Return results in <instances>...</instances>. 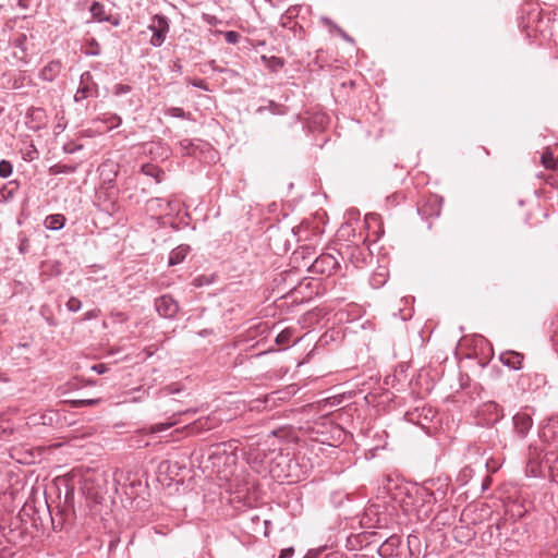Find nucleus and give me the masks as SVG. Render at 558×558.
<instances>
[{
    "instance_id": "f257e3e1",
    "label": "nucleus",
    "mask_w": 558,
    "mask_h": 558,
    "mask_svg": "<svg viewBox=\"0 0 558 558\" xmlns=\"http://www.w3.org/2000/svg\"><path fill=\"white\" fill-rule=\"evenodd\" d=\"M99 96V86L94 80V76L89 71H85L80 76L78 87L74 95V101L80 104L89 97Z\"/></svg>"
},
{
    "instance_id": "f03ea898",
    "label": "nucleus",
    "mask_w": 558,
    "mask_h": 558,
    "mask_svg": "<svg viewBox=\"0 0 558 558\" xmlns=\"http://www.w3.org/2000/svg\"><path fill=\"white\" fill-rule=\"evenodd\" d=\"M148 29L153 33L149 44L155 48L161 47L170 29L169 19L162 14L154 15Z\"/></svg>"
},
{
    "instance_id": "7ed1b4c3",
    "label": "nucleus",
    "mask_w": 558,
    "mask_h": 558,
    "mask_svg": "<svg viewBox=\"0 0 558 558\" xmlns=\"http://www.w3.org/2000/svg\"><path fill=\"white\" fill-rule=\"evenodd\" d=\"M338 267L339 263L335 256L331 254H322L311 262L307 269L312 274L330 276L335 274Z\"/></svg>"
},
{
    "instance_id": "20e7f679",
    "label": "nucleus",
    "mask_w": 558,
    "mask_h": 558,
    "mask_svg": "<svg viewBox=\"0 0 558 558\" xmlns=\"http://www.w3.org/2000/svg\"><path fill=\"white\" fill-rule=\"evenodd\" d=\"M181 156L199 157L211 150L209 143L201 138H183L178 143Z\"/></svg>"
},
{
    "instance_id": "39448f33",
    "label": "nucleus",
    "mask_w": 558,
    "mask_h": 558,
    "mask_svg": "<svg viewBox=\"0 0 558 558\" xmlns=\"http://www.w3.org/2000/svg\"><path fill=\"white\" fill-rule=\"evenodd\" d=\"M155 308L159 316L174 319L180 311V305L170 294H163L155 300Z\"/></svg>"
},
{
    "instance_id": "423d86ee",
    "label": "nucleus",
    "mask_w": 558,
    "mask_h": 558,
    "mask_svg": "<svg viewBox=\"0 0 558 558\" xmlns=\"http://www.w3.org/2000/svg\"><path fill=\"white\" fill-rule=\"evenodd\" d=\"M380 539L377 532H362L352 534L347 538V548L349 550H359L369 546L373 543H378Z\"/></svg>"
},
{
    "instance_id": "0eeeda50",
    "label": "nucleus",
    "mask_w": 558,
    "mask_h": 558,
    "mask_svg": "<svg viewBox=\"0 0 558 558\" xmlns=\"http://www.w3.org/2000/svg\"><path fill=\"white\" fill-rule=\"evenodd\" d=\"M538 435L542 441L553 446L554 451L558 452V418L553 417L547 420V422L541 426Z\"/></svg>"
},
{
    "instance_id": "6e6552de",
    "label": "nucleus",
    "mask_w": 558,
    "mask_h": 558,
    "mask_svg": "<svg viewBox=\"0 0 558 558\" xmlns=\"http://www.w3.org/2000/svg\"><path fill=\"white\" fill-rule=\"evenodd\" d=\"M402 544L400 535L393 534L387 537L377 548V553L381 558H393L399 556V549Z\"/></svg>"
},
{
    "instance_id": "1a4fd4ad",
    "label": "nucleus",
    "mask_w": 558,
    "mask_h": 558,
    "mask_svg": "<svg viewBox=\"0 0 558 558\" xmlns=\"http://www.w3.org/2000/svg\"><path fill=\"white\" fill-rule=\"evenodd\" d=\"M145 153L153 160H166L171 156L170 147L162 142H150L145 144Z\"/></svg>"
},
{
    "instance_id": "9d476101",
    "label": "nucleus",
    "mask_w": 558,
    "mask_h": 558,
    "mask_svg": "<svg viewBox=\"0 0 558 558\" xmlns=\"http://www.w3.org/2000/svg\"><path fill=\"white\" fill-rule=\"evenodd\" d=\"M62 70V63L59 60L48 62L39 72V78L45 82H53Z\"/></svg>"
},
{
    "instance_id": "9b49d317",
    "label": "nucleus",
    "mask_w": 558,
    "mask_h": 558,
    "mask_svg": "<svg viewBox=\"0 0 558 558\" xmlns=\"http://www.w3.org/2000/svg\"><path fill=\"white\" fill-rule=\"evenodd\" d=\"M524 356L517 351H505L500 353V362L510 369L518 371L522 367Z\"/></svg>"
},
{
    "instance_id": "f8f14e48",
    "label": "nucleus",
    "mask_w": 558,
    "mask_h": 558,
    "mask_svg": "<svg viewBox=\"0 0 558 558\" xmlns=\"http://www.w3.org/2000/svg\"><path fill=\"white\" fill-rule=\"evenodd\" d=\"M215 425H216L215 420L210 418L209 416H207V417H201V418L194 421L193 423L186 425L184 427V429L190 435H196V434L202 433L204 430L213 429L215 427Z\"/></svg>"
},
{
    "instance_id": "ddd939ff",
    "label": "nucleus",
    "mask_w": 558,
    "mask_h": 558,
    "mask_svg": "<svg viewBox=\"0 0 558 558\" xmlns=\"http://www.w3.org/2000/svg\"><path fill=\"white\" fill-rule=\"evenodd\" d=\"M513 424L517 434L520 437H525L533 425L532 417L526 413H518L513 416Z\"/></svg>"
},
{
    "instance_id": "4468645a",
    "label": "nucleus",
    "mask_w": 558,
    "mask_h": 558,
    "mask_svg": "<svg viewBox=\"0 0 558 558\" xmlns=\"http://www.w3.org/2000/svg\"><path fill=\"white\" fill-rule=\"evenodd\" d=\"M190 251H191V247L187 244L178 245L170 252L169 258H168V265L175 266V265L181 264L185 259V257L187 256Z\"/></svg>"
},
{
    "instance_id": "2eb2a0df",
    "label": "nucleus",
    "mask_w": 558,
    "mask_h": 558,
    "mask_svg": "<svg viewBox=\"0 0 558 558\" xmlns=\"http://www.w3.org/2000/svg\"><path fill=\"white\" fill-rule=\"evenodd\" d=\"M66 218L62 214L48 215L44 220L46 229L51 231H59L65 226Z\"/></svg>"
},
{
    "instance_id": "dca6fc26",
    "label": "nucleus",
    "mask_w": 558,
    "mask_h": 558,
    "mask_svg": "<svg viewBox=\"0 0 558 558\" xmlns=\"http://www.w3.org/2000/svg\"><path fill=\"white\" fill-rule=\"evenodd\" d=\"M141 172L147 177L153 178L156 183H160L165 178V171L150 162L142 165Z\"/></svg>"
},
{
    "instance_id": "f3484780",
    "label": "nucleus",
    "mask_w": 558,
    "mask_h": 558,
    "mask_svg": "<svg viewBox=\"0 0 558 558\" xmlns=\"http://www.w3.org/2000/svg\"><path fill=\"white\" fill-rule=\"evenodd\" d=\"M89 12L93 19L98 22H111V15L106 13L104 4L98 1L90 4Z\"/></svg>"
},
{
    "instance_id": "a211bd4d",
    "label": "nucleus",
    "mask_w": 558,
    "mask_h": 558,
    "mask_svg": "<svg viewBox=\"0 0 558 558\" xmlns=\"http://www.w3.org/2000/svg\"><path fill=\"white\" fill-rule=\"evenodd\" d=\"M409 555L411 558H418L422 554V543L417 535L410 534L407 538Z\"/></svg>"
},
{
    "instance_id": "6ab92c4d",
    "label": "nucleus",
    "mask_w": 558,
    "mask_h": 558,
    "mask_svg": "<svg viewBox=\"0 0 558 558\" xmlns=\"http://www.w3.org/2000/svg\"><path fill=\"white\" fill-rule=\"evenodd\" d=\"M322 23L329 28V32L337 33L341 38H343L345 41L353 43V38L348 35L341 27H339L333 21H331L327 16L320 17Z\"/></svg>"
},
{
    "instance_id": "aec40b11",
    "label": "nucleus",
    "mask_w": 558,
    "mask_h": 558,
    "mask_svg": "<svg viewBox=\"0 0 558 558\" xmlns=\"http://www.w3.org/2000/svg\"><path fill=\"white\" fill-rule=\"evenodd\" d=\"M265 110H268L272 114H277V116H283V114L287 113V108L284 106H282V105H279V104L275 102L274 100H269L267 106L259 107L256 111L258 113H262Z\"/></svg>"
},
{
    "instance_id": "412c9836",
    "label": "nucleus",
    "mask_w": 558,
    "mask_h": 558,
    "mask_svg": "<svg viewBox=\"0 0 558 558\" xmlns=\"http://www.w3.org/2000/svg\"><path fill=\"white\" fill-rule=\"evenodd\" d=\"M165 114L172 118H180L185 120H191L192 114L191 112L185 111L184 109L180 107H169L165 109Z\"/></svg>"
},
{
    "instance_id": "4be33fe9",
    "label": "nucleus",
    "mask_w": 558,
    "mask_h": 558,
    "mask_svg": "<svg viewBox=\"0 0 558 558\" xmlns=\"http://www.w3.org/2000/svg\"><path fill=\"white\" fill-rule=\"evenodd\" d=\"M98 120L101 122L108 123L109 130L118 128L122 123L121 117L116 113H105L102 117H99Z\"/></svg>"
},
{
    "instance_id": "5701e85b",
    "label": "nucleus",
    "mask_w": 558,
    "mask_h": 558,
    "mask_svg": "<svg viewBox=\"0 0 558 558\" xmlns=\"http://www.w3.org/2000/svg\"><path fill=\"white\" fill-rule=\"evenodd\" d=\"M484 407H485V411H487L488 413H490L492 415L495 416L494 417L495 421H499L504 417L502 408L495 401H489V402L485 403Z\"/></svg>"
},
{
    "instance_id": "b1692460",
    "label": "nucleus",
    "mask_w": 558,
    "mask_h": 558,
    "mask_svg": "<svg viewBox=\"0 0 558 558\" xmlns=\"http://www.w3.org/2000/svg\"><path fill=\"white\" fill-rule=\"evenodd\" d=\"M262 60L266 62L267 66L272 71L276 72L279 69H281L284 65V61L282 58L272 56L270 58H267L266 56H262Z\"/></svg>"
},
{
    "instance_id": "393cba45",
    "label": "nucleus",
    "mask_w": 558,
    "mask_h": 558,
    "mask_svg": "<svg viewBox=\"0 0 558 558\" xmlns=\"http://www.w3.org/2000/svg\"><path fill=\"white\" fill-rule=\"evenodd\" d=\"M39 157V153L33 143H29L25 149L22 150V158L25 161H33Z\"/></svg>"
},
{
    "instance_id": "a878e982",
    "label": "nucleus",
    "mask_w": 558,
    "mask_h": 558,
    "mask_svg": "<svg viewBox=\"0 0 558 558\" xmlns=\"http://www.w3.org/2000/svg\"><path fill=\"white\" fill-rule=\"evenodd\" d=\"M77 167L72 165H54L50 168L53 174H70L76 172Z\"/></svg>"
},
{
    "instance_id": "bb28decb",
    "label": "nucleus",
    "mask_w": 558,
    "mask_h": 558,
    "mask_svg": "<svg viewBox=\"0 0 558 558\" xmlns=\"http://www.w3.org/2000/svg\"><path fill=\"white\" fill-rule=\"evenodd\" d=\"M147 208L149 210H156L159 211L160 214H165V198L154 197L148 199Z\"/></svg>"
},
{
    "instance_id": "cd10ccee",
    "label": "nucleus",
    "mask_w": 558,
    "mask_h": 558,
    "mask_svg": "<svg viewBox=\"0 0 558 558\" xmlns=\"http://www.w3.org/2000/svg\"><path fill=\"white\" fill-rule=\"evenodd\" d=\"M313 248L310 246H303L301 247V251H295L294 255L298 258L299 255L302 256V259L304 262V267H307L311 264V255L313 254Z\"/></svg>"
},
{
    "instance_id": "c85d7f7f",
    "label": "nucleus",
    "mask_w": 558,
    "mask_h": 558,
    "mask_svg": "<svg viewBox=\"0 0 558 558\" xmlns=\"http://www.w3.org/2000/svg\"><path fill=\"white\" fill-rule=\"evenodd\" d=\"M292 338V331L290 329H284L280 331L276 337V343L282 345H289Z\"/></svg>"
},
{
    "instance_id": "c756f323",
    "label": "nucleus",
    "mask_w": 558,
    "mask_h": 558,
    "mask_svg": "<svg viewBox=\"0 0 558 558\" xmlns=\"http://www.w3.org/2000/svg\"><path fill=\"white\" fill-rule=\"evenodd\" d=\"M13 172V166L9 160H0V178H9Z\"/></svg>"
},
{
    "instance_id": "7c9ffc66",
    "label": "nucleus",
    "mask_w": 558,
    "mask_h": 558,
    "mask_svg": "<svg viewBox=\"0 0 558 558\" xmlns=\"http://www.w3.org/2000/svg\"><path fill=\"white\" fill-rule=\"evenodd\" d=\"M87 45L89 47V50L85 51L86 56L96 57L100 54V45L95 38H89L87 40Z\"/></svg>"
},
{
    "instance_id": "2f4dec72",
    "label": "nucleus",
    "mask_w": 558,
    "mask_h": 558,
    "mask_svg": "<svg viewBox=\"0 0 558 558\" xmlns=\"http://www.w3.org/2000/svg\"><path fill=\"white\" fill-rule=\"evenodd\" d=\"M180 210V202L172 198V199H165V214L170 215L172 213Z\"/></svg>"
},
{
    "instance_id": "473e14b6",
    "label": "nucleus",
    "mask_w": 558,
    "mask_h": 558,
    "mask_svg": "<svg viewBox=\"0 0 558 558\" xmlns=\"http://www.w3.org/2000/svg\"><path fill=\"white\" fill-rule=\"evenodd\" d=\"M177 423H178L177 421H169V422H165V423H158V424L151 425L150 432L153 434L161 433V432H165V430L171 428Z\"/></svg>"
},
{
    "instance_id": "72a5a7b5",
    "label": "nucleus",
    "mask_w": 558,
    "mask_h": 558,
    "mask_svg": "<svg viewBox=\"0 0 558 558\" xmlns=\"http://www.w3.org/2000/svg\"><path fill=\"white\" fill-rule=\"evenodd\" d=\"M65 306H66L68 311L76 313L82 308V302L77 298L71 296L68 300Z\"/></svg>"
},
{
    "instance_id": "f704fd0d",
    "label": "nucleus",
    "mask_w": 558,
    "mask_h": 558,
    "mask_svg": "<svg viewBox=\"0 0 558 558\" xmlns=\"http://www.w3.org/2000/svg\"><path fill=\"white\" fill-rule=\"evenodd\" d=\"M225 40L230 45H236L241 39V34L235 31L225 32Z\"/></svg>"
},
{
    "instance_id": "c9c22d12",
    "label": "nucleus",
    "mask_w": 558,
    "mask_h": 558,
    "mask_svg": "<svg viewBox=\"0 0 558 558\" xmlns=\"http://www.w3.org/2000/svg\"><path fill=\"white\" fill-rule=\"evenodd\" d=\"M100 402V399H80V400H75L73 401V404L76 407V408H80V407H93V405H96Z\"/></svg>"
},
{
    "instance_id": "e433bc0d",
    "label": "nucleus",
    "mask_w": 558,
    "mask_h": 558,
    "mask_svg": "<svg viewBox=\"0 0 558 558\" xmlns=\"http://www.w3.org/2000/svg\"><path fill=\"white\" fill-rule=\"evenodd\" d=\"M131 89H132V87L128 84H117L113 87V95L121 96V95L130 93Z\"/></svg>"
},
{
    "instance_id": "4c0bfd02",
    "label": "nucleus",
    "mask_w": 558,
    "mask_h": 558,
    "mask_svg": "<svg viewBox=\"0 0 558 558\" xmlns=\"http://www.w3.org/2000/svg\"><path fill=\"white\" fill-rule=\"evenodd\" d=\"M542 163L545 168L551 169L555 167V160L550 153H544L542 155Z\"/></svg>"
},
{
    "instance_id": "58836bf2",
    "label": "nucleus",
    "mask_w": 558,
    "mask_h": 558,
    "mask_svg": "<svg viewBox=\"0 0 558 558\" xmlns=\"http://www.w3.org/2000/svg\"><path fill=\"white\" fill-rule=\"evenodd\" d=\"M187 83H190L193 87L203 89L205 92H209V87L204 80H191L187 78Z\"/></svg>"
},
{
    "instance_id": "ea45409f",
    "label": "nucleus",
    "mask_w": 558,
    "mask_h": 558,
    "mask_svg": "<svg viewBox=\"0 0 558 558\" xmlns=\"http://www.w3.org/2000/svg\"><path fill=\"white\" fill-rule=\"evenodd\" d=\"M46 311H47V307H46V306H43V307L40 308V314H41V316L44 317V319L46 320V323H47L49 326H52V327L57 326V324H58V323H57V320L54 319V317H53L52 315H50V314H49V315H48V314H46Z\"/></svg>"
},
{
    "instance_id": "a19ab883",
    "label": "nucleus",
    "mask_w": 558,
    "mask_h": 558,
    "mask_svg": "<svg viewBox=\"0 0 558 558\" xmlns=\"http://www.w3.org/2000/svg\"><path fill=\"white\" fill-rule=\"evenodd\" d=\"M162 392L165 395H168V396L180 393L181 392V387L178 384H171V385L166 386L162 389Z\"/></svg>"
},
{
    "instance_id": "79ce46f5",
    "label": "nucleus",
    "mask_w": 558,
    "mask_h": 558,
    "mask_svg": "<svg viewBox=\"0 0 558 558\" xmlns=\"http://www.w3.org/2000/svg\"><path fill=\"white\" fill-rule=\"evenodd\" d=\"M38 4V0H19V7L23 10H31Z\"/></svg>"
},
{
    "instance_id": "37998d69",
    "label": "nucleus",
    "mask_w": 558,
    "mask_h": 558,
    "mask_svg": "<svg viewBox=\"0 0 558 558\" xmlns=\"http://www.w3.org/2000/svg\"><path fill=\"white\" fill-rule=\"evenodd\" d=\"M90 369L99 375H102L108 372V366L105 363H98L90 367Z\"/></svg>"
},
{
    "instance_id": "c03bdc74",
    "label": "nucleus",
    "mask_w": 558,
    "mask_h": 558,
    "mask_svg": "<svg viewBox=\"0 0 558 558\" xmlns=\"http://www.w3.org/2000/svg\"><path fill=\"white\" fill-rule=\"evenodd\" d=\"M293 554H294V548L292 546L287 547V548L281 549L278 558H291L293 556Z\"/></svg>"
},
{
    "instance_id": "a18cd8bd",
    "label": "nucleus",
    "mask_w": 558,
    "mask_h": 558,
    "mask_svg": "<svg viewBox=\"0 0 558 558\" xmlns=\"http://www.w3.org/2000/svg\"><path fill=\"white\" fill-rule=\"evenodd\" d=\"M203 20L209 25H216L218 23V19L210 14H204Z\"/></svg>"
},
{
    "instance_id": "49530a36",
    "label": "nucleus",
    "mask_w": 558,
    "mask_h": 558,
    "mask_svg": "<svg viewBox=\"0 0 558 558\" xmlns=\"http://www.w3.org/2000/svg\"><path fill=\"white\" fill-rule=\"evenodd\" d=\"M2 193H3V199L4 201H9L11 198L14 197V194H15V190H7V189H3L2 190Z\"/></svg>"
},
{
    "instance_id": "de8ad7c7",
    "label": "nucleus",
    "mask_w": 558,
    "mask_h": 558,
    "mask_svg": "<svg viewBox=\"0 0 558 558\" xmlns=\"http://www.w3.org/2000/svg\"><path fill=\"white\" fill-rule=\"evenodd\" d=\"M27 248H28V241L26 239L22 240L21 241V244L19 246V251L20 253L24 254L27 252Z\"/></svg>"
},
{
    "instance_id": "09e8293b",
    "label": "nucleus",
    "mask_w": 558,
    "mask_h": 558,
    "mask_svg": "<svg viewBox=\"0 0 558 558\" xmlns=\"http://www.w3.org/2000/svg\"><path fill=\"white\" fill-rule=\"evenodd\" d=\"M379 219V215L377 214H367L365 216V222L369 225L371 221H377Z\"/></svg>"
},
{
    "instance_id": "8fccbe9b",
    "label": "nucleus",
    "mask_w": 558,
    "mask_h": 558,
    "mask_svg": "<svg viewBox=\"0 0 558 558\" xmlns=\"http://www.w3.org/2000/svg\"><path fill=\"white\" fill-rule=\"evenodd\" d=\"M97 317V311L96 310H92V311H88L85 313L84 315V320H89V319H93V318H96Z\"/></svg>"
},
{
    "instance_id": "3c124183",
    "label": "nucleus",
    "mask_w": 558,
    "mask_h": 558,
    "mask_svg": "<svg viewBox=\"0 0 558 558\" xmlns=\"http://www.w3.org/2000/svg\"><path fill=\"white\" fill-rule=\"evenodd\" d=\"M187 219H190V214L187 211H185L183 217L180 219L179 225L183 226V227L189 226Z\"/></svg>"
},
{
    "instance_id": "603ef678",
    "label": "nucleus",
    "mask_w": 558,
    "mask_h": 558,
    "mask_svg": "<svg viewBox=\"0 0 558 558\" xmlns=\"http://www.w3.org/2000/svg\"><path fill=\"white\" fill-rule=\"evenodd\" d=\"M171 71L172 72H178V73H181L182 72V64L180 63V61H175L173 62L172 66H171Z\"/></svg>"
},
{
    "instance_id": "864d4df0",
    "label": "nucleus",
    "mask_w": 558,
    "mask_h": 558,
    "mask_svg": "<svg viewBox=\"0 0 558 558\" xmlns=\"http://www.w3.org/2000/svg\"><path fill=\"white\" fill-rule=\"evenodd\" d=\"M380 276L381 275L374 276L373 281H372L373 286L379 287L380 284H383L385 282V280L378 279V277H380Z\"/></svg>"
},
{
    "instance_id": "5fc2aeb1",
    "label": "nucleus",
    "mask_w": 558,
    "mask_h": 558,
    "mask_svg": "<svg viewBox=\"0 0 558 558\" xmlns=\"http://www.w3.org/2000/svg\"><path fill=\"white\" fill-rule=\"evenodd\" d=\"M225 74H227L229 77H234V76L239 75V73L235 70L229 69V68H227V71H225Z\"/></svg>"
},
{
    "instance_id": "6e6d98bb",
    "label": "nucleus",
    "mask_w": 558,
    "mask_h": 558,
    "mask_svg": "<svg viewBox=\"0 0 558 558\" xmlns=\"http://www.w3.org/2000/svg\"><path fill=\"white\" fill-rule=\"evenodd\" d=\"M81 148H82V145H78L75 148L74 147L68 148L66 146H64V150L70 154H73L74 151L80 150Z\"/></svg>"
},
{
    "instance_id": "4d7b16f0",
    "label": "nucleus",
    "mask_w": 558,
    "mask_h": 558,
    "mask_svg": "<svg viewBox=\"0 0 558 558\" xmlns=\"http://www.w3.org/2000/svg\"><path fill=\"white\" fill-rule=\"evenodd\" d=\"M213 70L215 72L225 73V71H227V68L213 66Z\"/></svg>"
},
{
    "instance_id": "13d9d810",
    "label": "nucleus",
    "mask_w": 558,
    "mask_h": 558,
    "mask_svg": "<svg viewBox=\"0 0 558 558\" xmlns=\"http://www.w3.org/2000/svg\"><path fill=\"white\" fill-rule=\"evenodd\" d=\"M111 174L112 175L110 178H108V182H112L114 180V178L117 177V171L111 170Z\"/></svg>"
},
{
    "instance_id": "bf43d9fd",
    "label": "nucleus",
    "mask_w": 558,
    "mask_h": 558,
    "mask_svg": "<svg viewBox=\"0 0 558 558\" xmlns=\"http://www.w3.org/2000/svg\"><path fill=\"white\" fill-rule=\"evenodd\" d=\"M110 23H111L112 25H114V26H118V25L120 24V21H119V19H112V17H111V22H110Z\"/></svg>"
},
{
    "instance_id": "052dcab7",
    "label": "nucleus",
    "mask_w": 558,
    "mask_h": 558,
    "mask_svg": "<svg viewBox=\"0 0 558 558\" xmlns=\"http://www.w3.org/2000/svg\"><path fill=\"white\" fill-rule=\"evenodd\" d=\"M26 39V36L25 35H22L19 39H17V43L16 45L20 46L22 44V41H24Z\"/></svg>"
},
{
    "instance_id": "680f3d73",
    "label": "nucleus",
    "mask_w": 558,
    "mask_h": 558,
    "mask_svg": "<svg viewBox=\"0 0 558 558\" xmlns=\"http://www.w3.org/2000/svg\"><path fill=\"white\" fill-rule=\"evenodd\" d=\"M194 284H195L196 287L202 286L201 278H195V279H194Z\"/></svg>"
},
{
    "instance_id": "e2e57ef3",
    "label": "nucleus",
    "mask_w": 558,
    "mask_h": 558,
    "mask_svg": "<svg viewBox=\"0 0 558 558\" xmlns=\"http://www.w3.org/2000/svg\"><path fill=\"white\" fill-rule=\"evenodd\" d=\"M181 413H182V412H180L179 414H181ZM183 413H184V414H186V413H196V410H186V411H184Z\"/></svg>"
},
{
    "instance_id": "0e129e2a",
    "label": "nucleus",
    "mask_w": 558,
    "mask_h": 558,
    "mask_svg": "<svg viewBox=\"0 0 558 558\" xmlns=\"http://www.w3.org/2000/svg\"><path fill=\"white\" fill-rule=\"evenodd\" d=\"M428 497H430V498L433 497L434 499H436V498H435V494H434V493H429V494H428Z\"/></svg>"
},
{
    "instance_id": "69168bd1",
    "label": "nucleus",
    "mask_w": 558,
    "mask_h": 558,
    "mask_svg": "<svg viewBox=\"0 0 558 558\" xmlns=\"http://www.w3.org/2000/svg\"><path fill=\"white\" fill-rule=\"evenodd\" d=\"M440 215V210L437 209L436 213H435V216L438 217Z\"/></svg>"
},
{
    "instance_id": "338daca9",
    "label": "nucleus",
    "mask_w": 558,
    "mask_h": 558,
    "mask_svg": "<svg viewBox=\"0 0 558 558\" xmlns=\"http://www.w3.org/2000/svg\"><path fill=\"white\" fill-rule=\"evenodd\" d=\"M206 333H207L206 330H203V331L199 332L201 336H205Z\"/></svg>"
},
{
    "instance_id": "774afa93",
    "label": "nucleus",
    "mask_w": 558,
    "mask_h": 558,
    "mask_svg": "<svg viewBox=\"0 0 558 558\" xmlns=\"http://www.w3.org/2000/svg\"><path fill=\"white\" fill-rule=\"evenodd\" d=\"M4 111V108L3 107H0V114H2Z\"/></svg>"
}]
</instances>
